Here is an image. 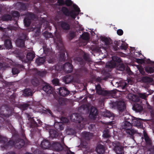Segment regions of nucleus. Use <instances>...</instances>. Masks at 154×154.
I'll list each match as a JSON object with an SVG mask.
<instances>
[{
    "label": "nucleus",
    "mask_w": 154,
    "mask_h": 154,
    "mask_svg": "<svg viewBox=\"0 0 154 154\" xmlns=\"http://www.w3.org/2000/svg\"><path fill=\"white\" fill-rule=\"evenodd\" d=\"M15 144V140L14 141L12 140H11L8 142L7 141V142L4 145V147L6 149L11 148L12 147H14Z\"/></svg>",
    "instance_id": "393cba45"
},
{
    "label": "nucleus",
    "mask_w": 154,
    "mask_h": 154,
    "mask_svg": "<svg viewBox=\"0 0 154 154\" xmlns=\"http://www.w3.org/2000/svg\"><path fill=\"white\" fill-rule=\"evenodd\" d=\"M26 115L28 119L27 124L30 128H35L42 125V122L37 118H31L30 116L28 113H26Z\"/></svg>",
    "instance_id": "f03ea898"
},
{
    "label": "nucleus",
    "mask_w": 154,
    "mask_h": 154,
    "mask_svg": "<svg viewBox=\"0 0 154 154\" xmlns=\"http://www.w3.org/2000/svg\"><path fill=\"white\" fill-rule=\"evenodd\" d=\"M143 136L146 146L148 147L151 146L152 143V140L148 136L147 134L144 133L143 134Z\"/></svg>",
    "instance_id": "a211bd4d"
},
{
    "label": "nucleus",
    "mask_w": 154,
    "mask_h": 154,
    "mask_svg": "<svg viewBox=\"0 0 154 154\" xmlns=\"http://www.w3.org/2000/svg\"><path fill=\"white\" fill-rule=\"evenodd\" d=\"M61 29L64 31H68L70 29V25L68 22L61 20L59 23Z\"/></svg>",
    "instance_id": "6e6552de"
},
{
    "label": "nucleus",
    "mask_w": 154,
    "mask_h": 154,
    "mask_svg": "<svg viewBox=\"0 0 154 154\" xmlns=\"http://www.w3.org/2000/svg\"><path fill=\"white\" fill-rule=\"evenodd\" d=\"M117 107L121 116H124V113L126 112V111L125 103L123 101H118L117 103Z\"/></svg>",
    "instance_id": "423d86ee"
},
{
    "label": "nucleus",
    "mask_w": 154,
    "mask_h": 154,
    "mask_svg": "<svg viewBox=\"0 0 154 154\" xmlns=\"http://www.w3.org/2000/svg\"><path fill=\"white\" fill-rule=\"evenodd\" d=\"M51 144L49 140L44 139L41 143V147L44 149H48L51 147Z\"/></svg>",
    "instance_id": "2eb2a0df"
},
{
    "label": "nucleus",
    "mask_w": 154,
    "mask_h": 154,
    "mask_svg": "<svg viewBox=\"0 0 154 154\" xmlns=\"http://www.w3.org/2000/svg\"><path fill=\"white\" fill-rule=\"evenodd\" d=\"M102 115L104 117L109 118L112 116V114L111 113L110 111L108 110H106L103 112L102 113Z\"/></svg>",
    "instance_id": "a18cd8bd"
},
{
    "label": "nucleus",
    "mask_w": 154,
    "mask_h": 154,
    "mask_svg": "<svg viewBox=\"0 0 154 154\" xmlns=\"http://www.w3.org/2000/svg\"><path fill=\"white\" fill-rule=\"evenodd\" d=\"M81 37L82 39L85 40H88L89 38L88 34L87 32L83 33Z\"/></svg>",
    "instance_id": "5fc2aeb1"
},
{
    "label": "nucleus",
    "mask_w": 154,
    "mask_h": 154,
    "mask_svg": "<svg viewBox=\"0 0 154 154\" xmlns=\"http://www.w3.org/2000/svg\"><path fill=\"white\" fill-rule=\"evenodd\" d=\"M59 80L57 79H54L52 80V83L55 85H57L59 83Z\"/></svg>",
    "instance_id": "338daca9"
},
{
    "label": "nucleus",
    "mask_w": 154,
    "mask_h": 154,
    "mask_svg": "<svg viewBox=\"0 0 154 154\" xmlns=\"http://www.w3.org/2000/svg\"><path fill=\"white\" fill-rule=\"evenodd\" d=\"M98 114V111L97 108L91 107L89 116V117L91 119L94 120L96 118Z\"/></svg>",
    "instance_id": "4468645a"
},
{
    "label": "nucleus",
    "mask_w": 154,
    "mask_h": 154,
    "mask_svg": "<svg viewBox=\"0 0 154 154\" xmlns=\"http://www.w3.org/2000/svg\"><path fill=\"white\" fill-rule=\"evenodd\" d=\"M35 57V54L32 52H29L27 53L26 58L29 61H31L33 60Z\"/></svg>",
    "instance_id": "4c0bfd02"
},
{
    "label": "nucleus",
    "mask_w": 154,
    "mask_h": 154,
    "mask_svg": "<svg viewBox=\"0 0 154 154\" xmlns=\"http://www.w3.org/2000/svg\"><path fill=\"white\" fill-rule=\"evenodd\" d=\"M11 15L12 18H13V20H14V18L17 17V18H18L20 16L19 12L16 11H13L11 14Z\"/></svg>",
    "instance_id": "864d4df0"
},
{
    "label": "nucleus",
    "mask_w": 154,
    "mask_h": 154,
    "mask_svg": "<svg viewBox=\"0 0 154 154\" xmlns=\"http://www.w3.org/2000/svg\"><path fill=\"white\" fill-rule=\"evenodd\" d=\"M45 61V59L43 57H39L37 58L35 60V63L38 66L42 64Z\"/></svg>",
    "instance_id": "c9c22d12"
},
{
    "label": "nucleus",
    "mask_w": 154,
    "mask_h": 154,
    "mask_svg": "<svg viewBox=\"0 0 154 154\" xmlns=\"http://www.w3.org/2000/svg\"><path fill=\"white\" fill-rule=\"evenodd\" d=\"M46 73V71H38L36 73V75L37 76L41 77H43L45 76Z\"/></svg>",
    "instance_id": "de8ad7c7"
},
{
    "label": "nucleus",
    "mask_w": 154,
    "mask_h": 154,
    "mask_svg": "<svg viewBox=\"0 0 154 154\" xmlns=\"http://www.w3.org/2000/svg\"><path fill=\"white\" fill-rule=\"evenodd\" d=\"M138 95L140 97L144 99H145L147 96V95H146V93H139Z\"/></svg>",
    "instance_id": "680f3d73"
},
{
    "label": "nucleus",
    "mask_w": 154,
    "mask_h": 154,
    "mask_svg": "<svg viewBox=\"0 0 154 154\" xmlns=\"http://www.w3.org/2000/svg\"><path fill=\"white\" fill-rule=\"evenodd\" d=\"M26 15V17H27L30 19V20H34L35 18V16L33 13L28 12Z\"/></svg>",
    "instance_id": "8fccbe9b"
},
{
    "label": "nucleus",
    "mask_w": 154,
    "mask_h": 154,
    "mask_svg": "<svg viewBox=\"0 0 154 154\" xmlns=\"http://www.w3.org/2000/svg\"><path fill=\"white\" fill-rule=\"evenodd\" d=\"M64 124L61 122H55L54 124L55 128L57 130H62L64 129Z\"/></svg>",
    "instance_id": "a878e982"
},
{
    "label": "nucleus",
    "mask_w": 154,
    "mask_h": 154,
    "mask_svg": "<svg viewBox=\"0 0 154 154\" xmlns=\"http://www.w3.org/2000/svg\"><path fill=\"white\" fill-rule=\"evenodd\" d=\"M66 52V49L63 48L62 51L60 52V56L59 57V60L60 61H64L66 58L65 52Z\"/></svg>",
    "instance_id": "c85d7f7f"
},
{
    "label": "nucleus",
    "mask_w": 154,
    "mask_h": 154,
    "mask_svg": "<svg viewBox=\"0 0 154 154\" xmlns=\"http://www.w3.org/2000/svg\"><path fill=\"white\" fill-rule=\"evenodd\" d=\"M63 71L66 73H71L73 70V66L70 63L66 62L63 65Z\"/></svg>",
    "instance_id": "9d476101"
},
{
    "label": "nucleus",
    "mask_w": 154,
    "mask_h": 154,
    "mask_svg": "<svg viewBox=\"0 0 154 154\" xmlns=\"http://www.w3.org/2000/svg\"><path fill=\"white\" fill-rule=\"evenodd\" d=\"M146 104L147 108L149 109V111L150 113L151 116L152 118L154 119V109L148 103H146Z\"/></svg>",
    "instance_id": "ea45409f"
},
{
    "label": "nucleus",
    "mask_w": 154,
    "mask_h": 154,
    "mask_svg": "<svg viewBox=\"0 0 154 154\" xmlns=\"http://www.w3.org/2000/svg\"><path fill=\"white\" fill-rule=\"evenodd\" d=\"M65 1L63 0H58L57 3L59 6H62L65 5Z\"/></svg>",
    "instance_id": "69168bd1"
},
{
    "label": "nucleus",
    "mask_w": 154,
    "mask_h": 154,
    "mask_svg": "<svg viewBox=\"0 0 154 154\" xmlns=\"http://www.w3.org/2000/svg\"><path fill=\"white\" fill-rule=\"evenodd\" d=\"M132 124L130 123L124 122L122 127L123 129L126 130V133L130 136H133L136 133L135 130L132 128Z\"/></svg>",
    "instance_id": "7ed1b4c3"
},
{
    "label": "nucleus",
    "mask_w": 154,
    "mask_h": 154,
    "mask_svg": "<svg viewBox=\"0 0 154 154\" xmlns=\"http://www.w3.org/2000/svg\"><path fill=\"white\" fill-rule=\"evenodd\" d=\"M103 136L104 138H109L111 136L109 129L107 128L104 129L103 132Z\"/></svg>",
    "instance_id": "58836bf2"
},
{
    "label": "nucleus",
    "mask_w": 154,
    "mask_h": 154,
    "mask_svg": "<svg viewBox=\"0 0 154 154\" xmlns=\"http://www.w3.org/2000/svg\"><path fill=\"white\" fill-rule=\"evenodd\" d=\"M74 77L71 75H67L64 76L63 78V81L66 84H68L73 82Z\"/></svg>",
    "instance_id": "f3484780"
},
{
    "label": "nucleus",
    "mask_w": 154,
    "mask_h": 154,
    "mask_svg": "<svg viewBox=\"0 0 154 154\" xmlns=\"http://www.w3.org/2000/svg\"><path fill=\"white\" fill-rule=\"evenodd\" d=\"M120 43V41H115L114 42V44L112 45V49L113 51H115L119 50L120 49L122 50H125L127 48V47L124 44H122V45L119 46V47L118 46H119V44Z\"/></svg>",
    "instance_id": "0eeeda50"
},
{
    "label": "nucleus",
    "mask_w": 154,
    "mask_h": 154,
    "mask_svg": "<svg viewBox=\"0 0 154 154\" xmlns=\"http://www.w3.org/2000/svg\"><path fill=\"white\" fill-rule=\"evenodd\" d=\"M135 117L131 116L130 115H127L124 117V122H126L132 124L134 121V119Z\"/></svg>",
    "instance_id": "2f4dec72"
},
{
    "label": "nucleus",
    "mask_w": 154,
    "mask_h": 154,
    "mask_svg": "<svg viewBox=\"0 0 154 154\" xmlns=\"http://www.w3.org/2000/svg\"><path fill=\"white\" fill-rule=\"evenodd\" d=\"M33 94V91L32 89L26 88L23 91V95L25 96H32Z\"/></svg>",
    "instance_id": "c756f323"
},
{
    "label": "nucleus",
    "mask_w": 154,
    "mask_h": 154,
    "mask_svg": "<svg viewBox=\"0 0 154 154\" xmlns=\"http://www.w3.org/2000/svg\"><path fill=\"white\" fill-rule=\"evenodd\" d=\"M96 90L97 92L99 95L102 92L103 90L100 84H98L96 85Z\"/></svg>",
    "instance_id": "09e8293b"
},
{
    "label": "nucleus",
    "mask_w": 154,
    "mask_h": 154,
    "mask_svg": "<svg viewBox=\"0 0 154 154\" xmlns=\"http://www.w3.org/2000/svg\"><path fill=\"white\" fill-rule=\"evenodd\" d=\"M25 40L20 38L17 39L16 41V44L18 47L23 48L25 46Z\"/></svg>",
    "instance_id": "7c9ffc66"
},
{
    "label": "nucleus",
    "mask_w": 154,
    "mask_h": 154,
    "mask_svg": "<svg viewBox=\"0 0 154 154\" xmlns=\"http://www.w3.org/2000/svg\"><path fill=\"white\" fill-rule=\"evenodd\" d=\"M112 60L114 62L120 63L121 60L120 58L116 56H114L112 57Z\"/></svg>",
    "instance_id": "4d7b16f0"
},
{
    "label": "nucleus",
    "mask_w": 154,
    "mask_h": 154,
    "mask_svg": "<svg viewBox=\"0 0 154 154\" xmlns=\"http://www.w3.org/2000/svg\"><path fill=\"white\" fill-rule=\"evenodd\" d=\"M23 21L24 25L26 27L29 26L31 22L30 19L27 17H25Z\"/></svg>",
    "instance_id": "37998d69"
},
{
    "label": "nucleus",
    "mask_w": 154,
    "mask_h": 154,
    "mask_svg": "<svg viewBox=\"0 0 154 154\" xmlns=\"http://www.w3.org/2000/svg\"><path fill=\"white\" fill-rule=\"evenodd\" d=\"M12 109L7 105L2 106L0 108V127L5 122L9 123L10 121L7 119L12 115Z\"/></svg>",
    "instance_id": "f257e3e1"
},
{
    "label": "nucleus",
    "mask_w": 154,
    "mask_h": 154,
    "mask_svg": "<svg viewBox=\"0 0 154 154\" xmlns=\"http://www.w3.org/2000/svg\"><path fill=\"white\" fill-rule=\"evenodd\" d=\"M133 109L137 112H139L142 111L143 109V107L139 104L135 103L133 106Z\"/></svg>",
    "instance_id": "4be33fe9"
},
{
    "label": "nucleus",
    "mask_w": 154,
    "mask_h": 154,
    "mask_svg": "<svg viewBox=\"0 0 154 154\" xmlns=\"http://www.w3.org/2000/svg\"><path fill=\"white\" fill-rule=\"evenodd\" d=\"M65 100L64 98H60L59 99V103L62 105H63L65 103Z\"/></svg>",
    "instance_id": "774afa93"
},
{
    "label": "nucleus",
    "mask_w": 154,
    "mask_h": 154,
    "mask_svg": "<svg viewBox=\"0 0 154 154\" xmlns=\"http://www.w3.org/2000/svg\"><path fill=\"white\" fill-rule=\"evenodd\" d=\"M55 70L58 71H63V65L60 63L54 66Z\"/></svg>",
    "instance_id": "c03bdc74"
},
{
    "label": "nucleus",
    "mask_w": 154,
    "mask_h": 154,
    "mask_svg": "<svg viewBox=\"0 0 154 154\" xmlns=\"http://www.w3.org/2000/svg\"><path fill=\"white\" fill-rule=\"evenodd\" d=\"M80 71L82 73L86 74L87 73V69L85 67H82L80 69Z\"/></svg>",
    "instance_id": "0e129e2a"
},
{
    "label": "nucleus",
    "mask_w": 154,
    "mask_h": 154,
    "mask_svg": "<svg viewBox=\"0 0 154 154\" xmlns=\"http://www.w3.org/2000/svg\"><path fill=\"white\" fill-rule=\"evenodd\" d=\"M10 90L11 89H9V90L7 91L8 92L7 93V95L9 97V100L11 102L14 103L15 101L16 94L15 93L12 94V95L9 94V93H11V90Z\"/></svg>",
    "instance_id": "cd10ccee"
},
{
    "label": "nucleus",
    "mask_w": 154,
    "mask_h": 154,
    "mask_svg": "<svg viewBox=\"0 0 154 154\" xmlns=\"http://www.w3.org/2000/svg\"><path fill=\"white\" fill-rule=\"evenodd\" d=\"M61 11L66 16L70 17L73 19H75L76 17V15L75 11L73 10L69 11L66 7L63 6L61 8Z\"/></svg>",
    "instance_id": "20e7f679"
},
{
    "label": "nucleus",
    "mask_w": 154,
    "mask_h": 154,
    "mask_svg": "<svg viewBox=\"0 0 154 154\" xmlns=\"http://www.w3.org/2000/svg\"><path fill=\"white\" fill-rule=\"evenodd\" d=\"M66 133L68 134L74 135L76 133V132L75 131L74 129L71 128H69L67 129Z\"/></svg>",
    "instance_id": "603ef678"
},
{
    "label": "nucleus",
    "mask_w": 154,
    "mask_h": 154,
    "mask_svg": "<svg viewBox=\"0 0 154 154\" xmlns=\"http://www.w3.org/2000/svg\"><path fill=\"white\" fill-rule=\"evenodd\" d=\"M76 36L75 33L73 31L71 32L69 34V39L70 40H72Z\"/></svg>",
    "instance_id": "13d9d810"
},
{
    "label": "nucleus",
    "mask_w": 154,
    "mask_h": 154,
    "mask_svg": "<svg viewBox=\"0 0 154 154\" xmlns=\"http://www.w3.org/2000/svg\"><path fill=\"white\" fill-rule=\"evenodd\" d=\"M43 111L46 114L51 115L52 116H53V113L50 109H47L46 110H44Z\"/></svg>",
    "instance_id": "e2e57ef3"
},
{
    "label": "nucleus",
    "mask_w": 154,
    "mask_h": 154,
    "mask_svg": "<svg viewBox=\"0 0 154 154\" xmlns=\"http://www.w3.org/2000/svg\"><path fill=\"white\" fill-rule=\"evenodd\" d=\"M58 90V94L59 95L63 97L67 96L69 94V91L67 88L64 87H60Z\"/></svg>",
    "instance_id": "ddd939ff"
},
{
    "label": "nucleus",
    "mask_w": 154,
    "mask_h": 154,
    "mask_svg": "<svg viewBox=\"0 0 154 154\" xmlns=\"http://www.w3.org/2000/svg\"><path fill=\"white\" fill-rule=\"evenodd\" d=\"M141 80L143 82L145 83H150L153 81V79L152 78L148 76L143 77Z\"/></svg>",
    "instance_id": "f704fd0d"
},
{
    "label": "nucleus",
    "mask_w": 154,
    "mask_h": 154,
    "mask_svg": "<svg viewBox=\"0 0 154 154\" xmlns=\"http://www.w3.org/2000/svg\"><path fill=\"white\" fill-rule=\"evenodd\" d=\"M31 82L34 86H38L40 85H42L44 82V81L38 78L34 77L32 79Z\"/></svg>",
    "instance_id": "dca6fc26"
},
{
    "label": "nucleus",
    "mask_w": 154,
    "mask_h": 154,
    "mask_svg": "<svg viewBox=\"0 0 154 154\" xmlns=\"http://www.w3.org/2000/svg\"><path fill=\"white\" fill-rule=\"evenodd\" d=\"M73 7L74 8V10H73L75 12V14L76 15V16L79 14V12L80 11V10L78 6L76 5H74Z\"/></svg>",
    "instance_id": "6e6d98bb"
},
{
    "label": "nucleus",
    "mask_w": 154,
    "mask_h": 154,
    "mask_svg": "<svg viewBox=\"0 0 154 154\" xmlns=\"http://www.w3.org/2000/svg\"><path fill=\"white\" fill-rule=\"evenodd\" d=\"M8 140L7 138L0 136V143H1L5 144L7 142Z\"/></svg>",
    "instance_id": "3c124183"
},
{
    "label": "nucleus",
    "mask_w": 154,
    "mask_h": 154,
    "mask_svg": "<svg viewBox=\"0 0 154 154\" xmlns=\"http://www.w3.org/2000/svg\"><path fill=\"white\" fill-rule=\"evenodd\" d=\"M114 94H115V92L113 91H108L103 90L102 92L99 95L109 97L112 96Z\"/></svg>",
    "instance_id": "b1692460"
},
{
    "label": "nucleus",
    "mask_w": 154,
    "mask_h": 154,
    "mask_svg": "<svg viewBox=\"0 0 154 154\" xmlns=\"http://www.w3.org/2000/svg\"><path fill=\"white\" fill-rule=\"evenodd\" d=\"M43 87L42 90L44 91L47 94H51L52 93L54 89L53 88L48 84H47L44 82L42 84Z\"/></svg>",
    "instance_id": "1a4fd4ad"
},
{
    "label": "nucleus",
    "mask_w": 154,
    "mask_h": 154,
    "mask_svg": "<svg viewBox=\"0 0 154 154\" xmlns=\"http://www.w3.org/2000/svg\"><path fill=\"white\" fill-rule=\"evenodd\" d=\"M49 133L50 136L53 138H56L58 135V133L57 132L56 130L53 129H50Z\"/></svg>",
    "instance_id": "72a5a7b5"
},
{
    "label": "nucleus",
    "mask_w": 154,
    "mask_h": 154,
    "mask_svg": "<svg viewBox=\"0 0 154 154\" xmlns=\"http://www.w3.org/2000/svg\"><path fill=\"white\" fill-rule=\"evenodd\" d=\"M96 151L99 154H103L105 152V148L103 145L99 144L96 148Z\"/></svg>",
    "instance_id": "412c9836"
},
{
    "label": "nucleus",
    "mask_w": 154,
    "mask_h": 154,
    "mask_svg": "<svg viewBox=\"0 0 154 154\" xmlns=\"http://www.w3.org/2000/svg\"><path fill=\"white\" fill-rule=\"evenodd\" d=\"M45 36L47 38H52L53 37L52 34L48 32V31H45L44 33Z\"/></svg>",
    "instance_id": "bf43d9fd"
},
{
    "label": "nucleus",
    "mask_w": 154,
    "mask_h": 154,
    "mask_svg": "<svg viewBox=\"0 0 154 154\" xmlns=\"http://www.w3.org/2000/svg\"><path fill=\"white\" fill-rule=\"evenodd\" d=\"M2 20L3 21L11 20L12 19V16L8 14H5L2 17Z\"/></svg>",
    "instance_id": "e433bc0d"
},
{
    "label": "nucleus",
    "mask_w": 154,
    "mask_h": 154,
    "mask_svg": "<svg viewBox=\"0 0 154 154\" xmlns=\"http://www.w3.org/2000/svg\"><path fill=\"white\" fill-rule=\"evenodd\" d=\"M51 147L53 150L57 151H61L63 149V147L61 144L57 142H53Z\"/></svg>",
    "instance_id": "9b49d317"
},
{
    "label": "nucleus",
    "mask_w": 154,
    "mask_h": 154,
    "mask_svg": "<svg viewBox=\"0 0 154 154\" xmlns=\"http://www.w3.org/2000/svg\"><path fill=\"white\" fill-rule=\"evenodd\" d=\"M132 125L136 126L137 127H140L142 125L143 122L140 119H138L135 117L134 119L133 120Z\"/></svg>",
    "instance_id": "aec40b11"
},
{
    "label": "nucleus",
    "mask_w": 154,
    "mask_h": 154,
    "mask_svg": "<svg viewBox=\"0 0 154 154\" xmlns=\"http://www.w3.org/2000/svg\"><path fill=\"white\" fill-rule=\"evenodd\" d=\"M83 137L86 140H89L91 138V135L90 133L85 132L82 133Z\"/></svg>",
    "instance_id": "49530a36"
},
{
    "label": "nucleus",
    "mask_w": 154,
    "mask_h": 154,
    "mask_svg": "<svg viewBox=\"0 0 154 154\" xmlns=\"http://www.w3.org/2000/svg\"><path fill=\"white\" fill-rule=\"evenodd\" d=\"M24 66L23 65H19L17 67H14L12 69V72L14 75L18 74L20 70H22L23 69Z\"/></svg>",
    "instance_id": "6ab92c4d"
},
{
    "label": "nucleus",
    "mask_w": 154,
    "mask_h": 154,
    "mask_svg": "<svg viewBox=\"0 0 154 154\" xmlns=\"http://www.w3.org/2000/svg\"><path fill=\"white\" fill-rule=\"evenodd\" d=\"M17 9L19 11H26L27 9V7L25 4L20 2L16 4Z\"/></svg>",
    "instance_id": "bb28decb"
},
{
    "label": "nucleus",
    "mask_w": 154,
    "mask_h": 154,
    "mask_svg": "<svg viewBox=\"0 0 154 154\" xmlns=\"http://www.w3.org/2000/svg\"><path fill=\"white\" fill-rule=\"evenodd\" d=\"M25 144L23 140L21 138H18L15 140L14 147L16 149H20L22 148Z\"/></svg>",
    "instance_id": "f8f14e48"
},
{
    "label": "nucleus",
    "mask_w": 154,
    "mask_h": 154,
    "mask_svg": "<svg viewBox=\"0 0 154 154\" xmlns=\"http://www.w3.org/2000/svg\"><path fill=\"white\" fill-rule=\"evenodd\" d=\"M116 64L115 62L113 61H110L107 63L106 66L107 68L110 69L113 68L115 67Z\"/></svg>",
    "instance_id": "79ce46f5"
},
{
    "label": "nucleus",
    "mask_w": 154,
    "mask_h": 154,
    "mask_svg": "<svg viewBox=\"0 0 154 154\" xmlns=\"http://www.w3.org/2000/svg\"><path fill=\"white\" fill-rule=\"evenodd\" d=\"M145 70L148 73L151 74L154 72V68L149 66H146L145 67Z\"/></svg>",
    "instance_id": "a19ab883"
},
{
    "label": "nucleus",
    "mask_w": 154,
    "mask_h": 154,
    "mask_svg": "<svg viewBox=\"0 0 154 154\" xmlns=\"http://www.w3.org/2000/svg\"><path fill=\"white\" fill-rule=\"evenodd\" d=\"M113 149L116 154H124V147L119 142L115 141L113 143Z\"/></svg>",
    "instance_id": "39448f33"
},
{
    "label": "nucleus",
    "mask_w": 154,
    "mask_h": 154,
    "mask_svg": "<svg viewBox=\"0 0 154 154\" xmlns=\"http://www.w3.org/2000/svg\"><path fill=\"white\" fill-rule=\"evenodd\" d=\"M4 45L6 49H10L12 47L11 41L9 39H7L5 40Z\"/></svg>",
    "instance_id": "473e14b6"
},
{
    "label": "nucleus",
    "mask_w": 154,
    "mask_h": 154,
    "mask_svg": "<svg viewBox=\"0 0 154 154\" xmlns=\"http://www.w3.org/2000/svg\"><path fill=\"white\" fill-rule=\"evenodd\" d=\"M72 4V2L71 0H66L65 1V5L67 6H70Z\"/></svg>",
    "instance_id": "052dcab7"
},
{
    "label": "nucleus",
    "mask_w": 154,
    "mask_h": 154,
    "mask_svg": "<svg viewBox=\"0 0 154 154\" xmlns=\"http://www.w3.org/2000/svg\"><path fill=\"white\" fill-rule=\"evenodd\" d=\"M101 39L102 42H104L105 45L106 46H109L112 42V40L109 38L102 37L101 38Z\"/></svg>",
    "instance_id": "5701e85b"
}]
</instances>
